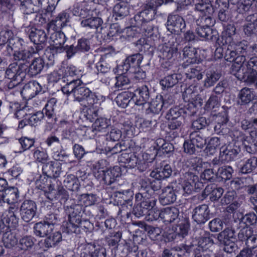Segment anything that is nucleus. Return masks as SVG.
<instances>
[{"instance_id": "6ab92c4d", "label": "nucleus", "mask_w": 257, "mask_h": 257, "mask_svg": "<svg viewBox=\"0 0 257 257\" xmlns=\"http://www.w3.org/2000/svg\"><path fill=\"white\" fill-rule=\"evenodd\" d=\"M37 209L35 202L29 200L24 201L20 208L22 219L27 222L30 221L35 216Z\"/></svg>"}, {"instance_id": "13d9d810", "label": "nucleus", "mask_w": 257, "mask_h": 257, "mask_svg": "<svg viewBox=\"0 0 257 257\" xmlns=\"http://www.w3.org/2000/svg\"><path fill=\"white\" fill-rule=\"evenodd\" d=\"M212 15H202L196 20L197 26L201 27H210L214 24V21L212 17Z\"/></svg>"}, {"instance_id": "69168bd1", "label": "nucleus", "mask_w": 257, "mask_h": 257, "mask_svg": "<svg viewBox=\"0 0 257 257\" xmlns=\"http://www.w3.org/2000/svg\"><path fill=\"white\" fill-rule=\"evenodd\" d=\"M19 143L21 146V150L19 152L21 153L33 147L35 143V140L27 137H22L19 139Z\"/></svg>"}, {"instance_id": "8fccbe9b", "label": "nucleus", "mask_w": 257, "mask_h": 257, "mask_svg": "<svg viewBox=\"0 0 257 257\" xmlns=\"http://www.w3.org/2000/svg\"><path fill=\"white\" fill-rule=\"evenodd\" d=\"M107 55L102 56L96 64L95 67L98 74H107L110 72V65L106 60Z\"/></svg>"}, {"instance_id": "58836bf2", "label": "nucleus", "mask_w": 257, "mask_h": 257, "mask_svg": "<svg viewBox=\"0 0 257 257\" xmlns=\"http://www.w3.org/2000/svg\"><path fill=\"white\" fill-rule=\"evenodd\" d=\"M183 57L186 59V63L194 64L197 61V51L196 49L190 46H185L182 51Z\"/></svg>"}, {"instance_id": "5701e85b", "label": "nucleus", "mask_w": 257, "mask_h": 257, "mask_svg": "<svg viewBox=\"0 0 257 257\" xmlns=\"http://www.w3.org/2000/svg\"><path fill=\"white\" fill-rule=\"evenodd\" d=\"M167 26L169 30L174 31L178 34L185 29L186 23L182 17L178 15H171L168 16Z\"/></svg>"}, {"instance_id": "a211bd4d", "label": "nucleus", "mask_w": 257, "mask_h": 257, "mask_svg": "<svg viewBox=\"0 0 257 257\" xmlns=\"http://www.w3.org/2000/svg\"><path fill=\"white\" fill-rule=\"evenodd\" d=\"M44 92L42 86L37 81H31L26 84L21 91L25 99H31L39 93Z\"/></svg>"}, {"instance_id": "4be33fe9", "label": "nucleus", "mask_w": 257, "mask_h": 257, "mask_svg": "<svg viewBox=\"0 0 257 257\" xmlns=\"http://www.w3.org/2000/svg\"><path fill=\"white\" fill-rule=\"evenodd\" d=\"M20 9L24 15L34 14L42 7L43 0H19Z\"/></svg>"}, {"instance_id": "4468645a", "label": "nucleus", "mask_w": 257, "mask_h": 257, "mask_svg": "<svg viewBox=\"0 0 257 257\" xmlns=\"http://www.w3.org/2000/svg\"><path fill=\"white\" fill-rule=\"evenodd\" d=\"M81 257H106L105 248L99 244L88 243L82 246Z\"/></svg>"}, {"instance_id": "a19ab883", "label": "nucleus", "mask_w": 257, "mask_h": 257, "mask_svg": "<svg viewBox=\"0 0 257 257\" xmlns=\"http://www.w3.org/2000/svg\"><path fill=\"white\" fill-rule=\"evenodd\" d=\"M3 233L2 240L6 247L11 248L17 244L18 239L15 234L12 233L8 227L6 228Z\"/></svg>"}, {"instance_id": "052dcab7", "label": "nucleus", "mask_w": 257, "mask_h": 257, "mask_svg": "<svg viewBox=\"0 0 257 257\" xmlns=\"http://www.w3.org/2000/svg\"><path fill=\"white\" fill-rule=\"evenodd\" d=\"M61 234L59 232H55L52 235L47 237L45 240V246L47 247H52L60 242L61 240Z\"/></svg>"}, {"instance_id": "cd10ccee", "label": "nucleus", "mask_w": 257, "mask_h": 257, "mask_svg": "<svg viewBox=\"0 0 257 257\" xmlns=\"http://www.w3.org/2000/svg\"><path fill=\"white\" fill-rule=\"evenodd\" d=\"M32 61L31 64L28 66L27 74L29 76L34 77L40 74L44 69L45 62L43 58L40 57H35Z\"/></svg>"}, {"instance_id": "9b49d317", "label": "nucleus", "mask_w": 257, "mask_h": 257, "mask_svg": "<svg viewBox=\"0 0 257 257\" xmlns=\"http://www.w3.org/2000/svg\"><path fill=\"white\" fill-rule=\"evenodd\" d=\"M44 49L42 45H34L29 47L27 49L19 50L13 54V58L15 61L28 62L29 60L39 55V52Z\"/></svg>"}, {"instance_id": "1a4fd4ad", "label": "nucleus", "mask_w": 257, "mask_h": 257, "mask_svg": "<svg viewBox=\"0 0 257 257\" xmlns=\"http://www.w3.org/2000/svg\"><path fill=\"white\" fill-rule=\"evenodd\" d=\"M240 151L239 147L235 144H230L226 146H222L220 150L219 161L221 163L234 161Z\"/></svg>"}, {"instance_id": "603ef678", "label": "nucleus", "mask_w": 257, "mask_h": 257, "mask_svg": "<svg viewBox=\"0 0 257 257\" xmlns=\"http://www.w3.org/2000/svg\"><path fill=\"white\" fill-rule=\"evenodd\" d=\"M57 102V100L56 98H51L48 100L44 109L43 110L46 116L50 119H53L54 117V110Z\"/></svg>"}, {"instance_id": "de8ad7c7", "label": "nucleus", "mask_w": 257, "mask_h": 257, "mask_svg": "<svg viewBox=\"0 0 257 257\" xmlns=\"http://www.w3.org/2000/svg\"><path fill=\"white\" fill-rule=\"evenodd\" d=\"M60 147L61 149L60 151L57 150L55 148L52 149L51 155L53 159L57 161L64 162L66 163H72L73 161L70 160L69 158V155L62 149V146Z\"/></svg>"}, {"instance_id": "72a5a7b5", "label": "nucleus", "mask_w": 257, "mask_h": 257, "mask_svg": "<svg viewBox=\"0 0 257 257\" xmlns=\"http://www.w3.org/2000/svg\"><path fill=\"white\" fill-rule=\"evenodd\" d=\"M196 29V33L198 36L206 40L216 41L217 39V32L213 30L210 27H201L197 26Z\"/></svg>"}, {"instance_id": "a18cd8bd", "label": "nucleus", "mask_w": 257, "mask_h": 257, "mask_svg": "<svg viewBox=\"0 0 257 257\" xmlns=\"http://www.w3.org/2000/svg\"><path fill=\"white\" fill-rule=\"evenodd\" d=\"M10 112L13 113L15 117L18 119H21L26 114L27 107L21 108V105L18 102H11L9 106Z\"/></svg>"}, {"instance_id": "3c124183", "label": "nucleus", "mask_w": 257, "mask_h": 257, "mask_svg": "<svg viewBox=\"0 0 257 257\" xmlns=\"http://www.w3.org/2000/svg\"><path fill=\"white\" fill-rule=\"evenodd\" d=\"M110 124V120L105 117L97 118L93 123V131L101 132L106 128Z\"/></svg>"}, {"instance_id": "0eeeda50", "label": "nucleus", "mask_w": 257, "mask_h": 257, "mask_svg": "<svg viewBox=\"0 0 257 257\" xmlns=\"http://www.w3.org/2000/svg\"><path fill=\"white\" fill-rule=\"evenodd\" d=\"M157 11V7L153 2H149L144 7L143 10L134 17L136 23H148L155 18Z\"/></svg>"}, {"instance_id": "412c9836", "label": "nucleus", "mask_w": 257, "mask_h": 257, "mask_svg": "<svg viewBox=\"0 0 257 257\" xmlns=\"http://www.w3.org/2000/svg\"><path fill=\"white\" fill-rule=\"evenodd\" d=\"M19 197L18 190L16 187H10L0 191V205L7 203L9 204L16 205Z\"/></svg>"}, {"instance_id": "e2e57ef3", "label": "nucleus", "mask_w": 257, "mask_h": 257, "mask_svg": "<svg viewBox=\"0 0 257 257\" xmlns=\"http://www.w3.org/2000/svg\"><path fill=\"white\" fill-rule=\"evenodd\" d=\"M33 157L36 161L42 163H46L49 159L47 152L38 148L34 150Z\"/></svg>"}, {"instance_id": "37998d69", "label": "nucleus", "mask_w": 257, "mask_h": 257, "mask_svg": "<svg viewBox=\"0 0 257 257\" xmlns=\"http://www.w3.org/2000/svg\"><path fill=\"white\" fill-rule=\"evenodd\" d=\"M193 88L194 87L192 86L188 87L184 91L183 94V97L184 100L190 102V104L193 106L192 111V115L196 113V107L197 104V99H194L197 95L193 91L192 88Z\"/></svg>"}, {"instance_id": "79ce46f5", "label": "nucleus", "mask_w": 257, "mask_h": 257, "mask_svg": "<svg viewBox=\"0 0 257 257\" xmlns=\"http://www.w3.org/2000/svg\"><path fill=\"white\" fill-rule=\"evenodd\" d=\"M189 139L198 149H202L206 144V140L200 133L194 131L190 133Z\"/></svg>"}, {"instance_id": "393cba45", "label": "nucleus", "mask_w": 257, "mask_h": 257, "mask_svg": "<svg viewBox=\"0 0 257 257\" xmlns=\"http://www.w3.org/2000/svg\"><path fill=\"white\" fill-rule=\"evenodd\" d=\"M26 31L28 33L30 40L34 43V45H41L44 47L43 44L47 39V35L44 30L28 27Z\"/></svg>"}, {"instance_id": "49530a36", "label": "nucleus", "mask_w": 257, "mask_h": 257, "mask_svg": "<svg viewBox=\"0 0 257 257\" xmlns=\"http://www.w3.org/2000/svg\"><path fill=\"white\" fill-rule=\"evenodd\" d=\"M194 178H187L183 181L181 180V182H183V184L182 185L184 191L187 194H190L192 191H194L195 188H199L203 186L202 182L198 181L197 183H195Z\"/></svg>"}, {"instance_id": "f03ea898", "label": "nucleus", "mask_w": 257, "mask_h": 257, "mask_svg": "<svg viewBox=\"0 0 257 257\" xmlns=\"http://www.w3.org/2000/svg\"><path fill=\"white\" fill-rule=\"evenodd\" d=\"M96 201V196L93 194L81 195L79 199L80 204L70 208L68 222H64L63 223V231L68 233H76L79 230L82 221L81 206H90L94 204Z\"/></svg>"}, {"instance_id": "9d476101", "label": "nucleus", "mask_w": 257, "mask_h": 257, "mask_svg": "<svg viewBox=\"0 0 257 257\" xmlns=\"http://www.w3.org/2000/svg\"><path fill=\"white\" fill-rule=\"evenodd\" d=\"M28 109L27 107L26 114L19 122L18 128L20 129L23 128L27 125L36 126L40 123L41 121L44 117L45 113L43 111L30 113L28 112Z\"/></svg>"}, {"instance_id": "09e8293b", "label": "nucleus", "mask_w": 257, "mask_h": 257, "mask_svg": "<svg viewBox=\"0 0 257 257\" xmlns=\"http://www.w3.org/2000/svg\"><path fill=\"white\" fill-rule=\"evenodd\" d=\"M221 74L214 71H208L206 73L204 86L209 88L213 86L220 78Z\"/></svg>"}, {"instance_id": "e433bc0d", "label": "nucleus", "mask_w": 257, "mask_h": 257, "mask_svg": "<svg viewBox=\"0 0 257 257\" xmlns=\"http://www.w3.org/2000/svg\"><path fill=\"white\" fill-rule=\"evenodd\" d=\"M181 79V75L179 74H172L168 75L160 80V85L163 89L169 88L173 87L178 83Z\"/></svg>"}, {"instance_id": "c756f323", "label": "nucleus", "mask_w": 257, "mask_h": 257, "mask_svg": "<svg viewBox=\"0 0 257 257\" xmlns=\"http://www.w3.org/2000/svg\"><path fill=\"white\" fill-rule=\"evenodd\" d=\"M53 30L54 32L51 33L50 39L53 43L50 47L61 51L66 41V36L60 30Z\"/></svg>"}, {"instance_id": "ea45409f", "label": "nucleus", "mask_w": 257, "mask_h": 257, "mask_svg": "<svg viewBox=\"0 0 257 257\" xmlns=\"http://www.w3.org/2000/svg\"><path fill=\"white\" fill-rule=\"evenodd\" d=\"M128 6L124 2H120L113 7V12L116 19H121L128 15L130 13Z\"/></svg>"}, {"instance_id": "473e14b6", "label": "nucleus", "mask_w": 257, "mask_h": 257, "mask_svg": "<svg viewBox=\"0 0 257 257\" xmlns=\"http://www.w3.org/2000/svg\"><path fill=\"white\" fill-rule=\"evenodd\" d=\"M157 175H159L158 177H170L172 175L177 176L178 173L175 170H173L170 165L165 164L153 170L150 176V177H157Z\"/></svg>"}, {"instance_id": "7ed1b4c3", "label": "nucleus", "mask_w": 257, "mask_h": 257, "mask_svg": "<svg viewBox=\"0 0 257 257\" xmlns=\"http://www.w3.org/2000/svg\"><path fill=\"white\" fill-rule=\"evenodd\" d=\"M109 163L104 159L99 160L93 165L91 171L94 177H121L126 175L127 169L124 166H116L108 168Z\"/></svg>"}, {"instance_id": "b1692460", "label": "nucleus", "mask_w": 257, "mask_h": 257, "mask_svg": "<svg viewBox=\"0 0 257 257\" xmlns=\"http://www.w3.org/2000/svg\"><path fill=\"white\" fill-rule=\"evenodd\" d=\"M143 59L142 54L136 53L126 57L123 64L117 67L122 69V72H127L130 69L139 67Z\"/></svg>"}, {"instance_id": "39448f33", "label": "nucleus", "mask_w": 257, "mask_h": 257, "mask_svg": "<svg viewBox=\"0 0 257 257\" xmlns=\"http://www.w3.org/2000/svg\"><path fill=\"white\" fill-rule=\"evenodd\" d=\"M217 239L224 245V250L227 252H232L236 247L235 243L236 240L235 231L231 228H226L219 233L217 235Z\"/></svg>"}, {"instance_id": "338daca9", "label": "nucleus", "mask_w": 257, "mask_h": 257, "mask_svg": "<svg viewBox=\"0 0 257 257\" xmlns=\"http://www.w3.org/2000/svg\"><path fill=\"white\" fill-rule=\"evenodd\" d=\"M34 244V238L30 236H26L20 240V247L22 250H29L31 248Z\"/></svg>"}, {"instance_id": "2eb2a0df", "label": "nucleus", "mask_w": 257, "mask_h": 257, "mask_svg": "<svg viewBox=\"0 0 257 257\" xmlns=\"http://www.w3.org/2000/svg\"><path fill=\"white\" fill-rule=\"evenodd\" d=\"M19 207L17 205H11L8 209L5 210L2 216L3 223L8 225L9 228H15L18 224L19 218L17 214L18 213Z\"/></svg>"}, {"instance_id": "2f4dec72", "label": "nucleus", "mask_w": 257, "mask_h": 257, "mask_svg": "<svg viewBox=\"0 0 257 257\" xmlns=\"http://www.w3.org/2000/svg\"><path fill=\"white\" fill-rule=\"evenodd\" d=\"M63 73V82L66 84L63 86H67L72 83H75L77 79H72V77L77 74V69L73 65H69L61 69Z\"/></svg>"}, {"instance_id": "774afa93", "label": "nucleus", "mask_w": 257, "mask_h": 257, "mask_svg": "<svg viewBox=\"0 0 257 257\" xmlns=\"http://www.w3.org/2000/svg\"><path fill=\"white\" fill-rule=\"evenodd\" d=\"M63 182L64 186L70 190L74 191L79 189V183L77 178H66Z\"/></svg>"}, {"instance_id": "7c9ffc66", "label": "nucleus", "mask_w": 257, "mask_h": 257, "mask_svg": "<svg viewBox=\"0 0 257 257\" xmlns=\"http://www.w3.org/2000/svg\"><path fill=\"white\" fill-rule=\"evenodd\" d=\"M179 211L178 208L166 207L162 210L161 220L166 224L170 223L178 219Z\"/></svg>"}, {"instance_id": "f8f14e48", "label": "nucleus", "mask_w": 257, "mask_h": 257, "mask_svg": "<svg viewBox=\"0 0 257 257\" xmlns=\"http://www.w3.org/2000/svg\"><path fill=\"white\" fill-rule=\"evenodd\" d=\"M70 9H68L59 13L56 18L47 25L48 31H50L51 29L60 30L66 26L70 21Z\"/></svg>"}, {"instance_id": "c85d7f7f", "label": "nucleus", "mask_w": 257, "mask_h": 257, "mask_svg": "<svg viewBox=\"0 0 257 257\" xmlns=\"http://www.w3.org/2000/svg\"><path fill=\"white\" fill-rule=\"evenodd\" d=\"M118 76H116V82L114 87L118 90L127 89L130 87V80L126 74L127 72H122V69H119L118 67L116 68Z\"/></svg>"}, {"instance_id": "f3484780", "label": "nucleus", "mask_w": 257, "mask_h": 257, "mask_svg": "<svg viewBox=\"0 0 257 257\" xmlns=\"http://www.w3.org/2000/svg\"><path fill=\"white\" fill-rule=\"evenodd\" d=\"M45 195L49 200H59L61 203L65 202L69 198L68 193L63 187H59L55 189L52 185L48 187Z\"/></svg>"}, {"instance_id": "5fc2aeb1", "label": "nucleus", "mask_w": 257, "mask_h": 257, "mask_svg": "<svg viewBox=\"0 0 257 257\" xmlns=\"http://www.w3.org/2000/svg\"><path fill=\"white\" fill-rule=\"evenodd\" d=\"M246 55L250 57L249 60L246 63V68H249V65H252L257 62V44L248 46ZM250 67L251 66H250Z\"/></svg>"}, {"instance_id": "680f3d73", "label": "nucleus", "mask_w": 257, "mask_h": 257, "mask_svg": "<svg viewBox=\"0 0 257 257\" xmlns=\"http://www.w3.org/2000/svg\"><path fill=\"white\" fill-rule=\"evenodd\" d=\"M202 73L200 67L195 66L191 68L186 73V75L187 78L189 79L196 78L197 80H200L203 77Z\"/></svg>"}, {"instance_id": "bb28decb", "label": "nucleus", "mask_w": 257, "mask_h": 257, "mask_svg": "<svg viewBox=\"0 0 257 257\" xmlns=\"http://www.w3.org/2000/svg\"><path fill=\"white\" fill-rule=\"evenodd\" d=\"M192 218L197 223H204L209 218V210L205 204L196 207L193 211Z\"/></svg>"}, {"instance_id": "4d7b16f0", "label": "nucleus", "mask_w": 257, "mask_h": 257, "mask_svg": "<svg viewBox=\"0 0 257 257\" xmlns=\"http://www.w3.org/2000/svg\"><path fill=\"white\" fill-rule=\"evenodd\" d=\"M257 165V159L252 157L248 159L240 169L242 174H246L252 172Z\"/></svg>"}, {"instance_id": "20e7f679", "label": "nucleus", "mask_w": 257, "mask_h": 257, "mask_svg": "<svg viewBox=\"0 0 257 257\" xmlns=\"http://www.w3.org/2000/svg\"><path fill=\"white\" fill-rule=\"evenodd\" d=\"M178 44L174 43V42H169L160 45L158 46V50L159 57L164 61L162 63V67L165 68L171 66V64L176 60L179 54L178 49Z\"/></svg>"}, {"instance_id": "c03bdc74", "label": "nucleus", "mask_w": 257, "mask_h": 257, "mask_svg": "<svg viewBox=\"0 0 257 257\" xmlns=\"http://www.w3.org/2000/svg\"><path fill=\"white\" fill-rule=\"evenodd\" d=\"M199 172H201L200 177H206L211 175H212V177H213L214 175V172L213 169H208L203 171V169L199 166L189 169L185 174L188 177H198Z\"/></svg>"}, {"instance_id": "f257e3e1", "label": "nucleus", "mask_w": 257, "mask_h": 257, "mask_svg": "<svg viewBox=\"0 0 257 257\" xmlns=\"http://www.w3.org/2000/svg\"><path fill=\"white\" fill-rule=\"evenodd\" d=\"M62 91L67 94L72 93L74 100L80 102L84 106H86V102L88 106H91L98 103L101 98H102L101 95L91 91L79 79H77L75 83H72L67 86H62Z\"/></svg>"}, {"instance_id": "dca6fc26", "label": "nucleus", "mask_w": 257, "mask_h": 257, "mask_svg": "<svg viewBox=\"0 0 257 257\" xmlns=\"http://www.w3.org/2000/svg\"><path fill=\"white\" fill-rule=\"evenodd\" d=\"M173 100L168 98V100L162 98L161 96H157L155 99H153L146 109V113L147 114H159L163 108H166L168 106L173 103Z\"/></svg>"}, {"instance_id": "4c0bfd02", "label": "nucleus", "mask_w": 257, "mask_h": 257, "mask_svg": "<svg viewBox=\"0 0 257 257\" xmlns=\"http://www.w3.org/2000/svg\"><path fill=\"white\" fill-rule=\"evenodd\" d=\"M133 97L132 92L130 91L122 92L117 95L115 98V101L118 106L122 108H125L131 102H133Z\"/></svg>"}, {"instance_id": "ddd939ff", "label": "nucleus", "mask_w": 257, "mask_h": 257, "mask_svg": "<svg viewBox=\"0 0 257 257\" xmlns=\"http://www.w3.org/2000/svg\"><path fill=\"white\" fill-rule=\"evenodd\" d=\"M250 66L249 68L239 70L238 79L257 88V62L251 65V67Z\"/></svg>"}, {"instance_id": "bf43d9fd", "label": "nucleus", "mask_w": 257, "mask_h": 257, "mask_svg": "<svg viewBox=\"0 0 257 257\" xmlns=\"http://www.w3.org/2000/svg\"><path fill=\"white\" fill-rule=\"evenodd\" d=\"M189 228V223L188 220L183 219L180 221V223L176 228L175 232L176 234L184 237L188 234Z\"/></svg>"}, {"instance_id": "864d4df0", "label": "nucleus", "mask_w": 257, "mask_h": 257, "mask_svg": "<svg viewBox=\"0 0 257 257\" xmlns=\"http://www.w3.org/2000/svg\"><path fill=\"white\" fill-rule=\"evenodd\" d=\"M73 15L75 16L80 17V19L83 20L86 18L88 16V13H92V12L90 10L83 7L79 4H76L73 6L72 10H70Z\"/></svg>"}, {"instance_id": "a878e982", "label": "nucleus", "mask_w": 257, "mask_h": 257, "mask_svg": "<svg viewBox=\"0 0 257 257\" xmlns=\"http://www.w3.org/2000/svg\"><path fill=\"white\" fill-rule=\"evenodd\" d=\"M86 18L81 21L82 27L87 29L97 31L99 28L102 29L103 21L101 18L92 16V13H88Z\"/></svg>"}, {"instance_id": "423d86ee", "label": "nucleus", "mask_w": 257, "mask_h": 257, "mask_svg": "<svg viewBox=\"0 0 257 257\" xmlns=\"http://www.w3.org/2000/svg\"><path fill=\"white\" fill-rule=\"evenodd\" d=\"M28 65L25 63L18 65L17 63H13L9 65L5 71V77L10 80L22 82L26 76V70Z\"/></svg>"}, {"instance_id": "c9c22d12", "label": "nucleus", "mask_w": 257, "mask_h": 257, "mask_svg": "<svg viewBox=\"0 0 257 257\" xmlns=\"http://www.w3.org/2000/svg\"><path fill=\"white\" fill-rule=\"evenodd\" d=\"M176 199V196L172 188L167 187L162 190L160 197V201L162 204L167 205L173 203Z\"/></svg>"}, {"instance_id": "0e129e2a", "label": "nucleus", "mask_w": 257, "mask_h": 257, "mask_svg": "<svg viewBox=\"0 0 257 257\" xmlns=\"http://www.w3.org/2000/svg\"><path fill=\"white\" fill-rule=\"evenodd\" d=\"M213 244V241L208 234L200 237L198 242V247L201 248L202 251H207L206 250Z\"/></svg>"}, {"instance_id": "6e6552de", "label": "nucleus", "mask_w": 257, "mask_h": 257, "mask_svg": "<svg viewBox=\"0 0 257 257\" xmlns=\"http://www.w3.org/2000/svg\"><path fill=\"white\" fill-rule=\"evenodd\" d=\"M56 218L54 214L49 215L46 221L36 223L34 226V233L40 237H44L50 234L56 223Z\"/></svg>"}, {"instance_id": "6e6d98bb", "label": "nucleus", "mask_w": 257, "mask_h": 257, "mask_svg": "<svg viewBox=\"0 0 257 257\" xmlns=\"http://www.w3.org/2000/svg\"><path fill=\"white\" fill-rule=\"evenodd\" d=\"M236 29L233 25L228 24L225 28L224 31L222 33L223 39L225 40V43L227 44H230L232 41V36L235 34Z\"/></svg>"}, {"instance_id": "f704fd0d", "label": "nucleus", "mask_w": 257, "mask_h": 257, "mask_svg": "<svg viewBox=\"0 0 257 257\" xmlns=\"http://www.w3.org/2000/svg\"><path fill=\"white\" fill-rule=\"evenodd\" d=\"M255 94L253 90L247 87L241 89L238 95V103L240 105L248 104L253 100Z\"/></svg>"}, {"instance_id": "aec40b11", "label": "nucleus", "mask_w": 257, "mask_h": 257, "mask_svg": "<svg viewBox=\"0 0 257 257\" xmlns=\"http://www.w3.org/2000/svg\"><path fill=\"white\" fill-rule=\"evenodd\" d=\"M132 93L133 102L137 105L144 106L150 98L149 87L146 85L138 87Z\"/></svg>"}]
</instances>
